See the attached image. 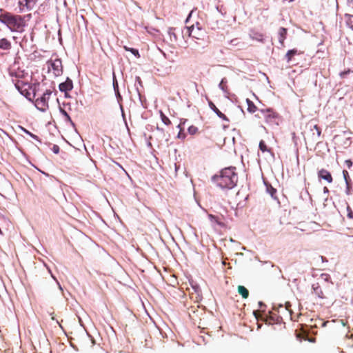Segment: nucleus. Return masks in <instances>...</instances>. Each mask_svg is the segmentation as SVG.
Wrapping results in <instances>:
<instances>
[{
  "label": "nucleus",
  "instance_id": "obj_1",
  "mask_svg": "<svg viewBox=\"0 0 353 353\" xmlns=\"http://www.w3.org/2000/svg\"><path fill=\"white\" fill-rule=\"evenodd\" d=\"M0 22L6 25L12 32H21L26 26L22 16L2 10L0 14Z\"/></svg>",
  "mask_w": 353,
  "mask_h": 353
},
{
  "label": "nucleus",
  "instance_id": "obj_2",
  "mask_svg": "<svg viewBox=\"0 0 353 353\" xmlns=\"http://www.w3.org/2000/svg\"><path fill=\"white\" fill-rule=\"evenodd\" d=\"M235 166L228 165L222 169V188L231 189L238 181Z\"/></svg>",
  "mask_w": 353,
  "mask_h": 353
},
{
  "label": "nucleus",
  "instance_id": "obj_3",
  "mask_svg": "<svg viewBox=\"0 0 353 353\" xmlns=\"http://www.w3.org/2000/svg\"><path fill=\"white\" fill-rule=\"evenodd\" d=\"M12 83H14L15 88L26 99H28L30 101H33V99L35 97V88L33 90V95L32 97V94L30 92V90L32 88V85L29 82L28 79L24 80L18 79L14 81V79H12Z\"/></svg>",
  "mask_w": 353,
  "mask_h": 353
},
{
  "label": "nucleus",
  "instance_id": "obj_4",
  "mask_svg": "<svg viewBox=\"0 0 353 353\" xmlns=\"http://www.w3.org/2000/svg\"><path fill=\"white\" fill-rule=\"evenodd\" d=\"M226 137L223 139L222 145V157L230 163L232 160L236 158V153L234 147V137H232L231 142L228 146H225Z\"/></svg>",
  "mask_w": 353,
  "mask_h": 353
},
{
  "label": "nucleus",
  "instance_id": "obj_5",
  "mask_svg": "<svg viewBox=\"0 0 353 353\" xmlns=\"http://www.w3.org/2000/svg\"><path fill=\"white\" fill-rule=\"evenodd\" d=\"M52 94V91L50 89L46 90L41 97L35 99L34 105L36 108L41 112H46L48 108V101Z\"/></svg>",
  "mask_w": 353,
  "mask_h": 353
},
{
  "label": "nucleus",
  "instance_id": "obj_6",
  "mask_svg": "<svg viewBox=\"0 0 353 353\" xmlns=\"http://www.w3.org/2000/svg\"><path fill=\"white\" fill-rule=\"evenodd\" d=\"M255 117L259 119L263 118L268 123H274L279 117V114L272 108L261 109Z\"/></svg>",
  "mask_w": 353,
  "mask_h": 353
},
{
  "label": "nucleus",
  "instance_id": "obj_7",
  "mask_svg": "<svg viewBox=\"0 0 353 353\" xmlns=\"http://www.w3.org/2000/svg\"><path fill=\"white\" fill-rule=\"evenodd\" d=\"M49 72H52L54 77H59L63 73V65L60 59H50L47 62Z\"/></svg>",
  "mask_w": 353,
  "mask_h": 353
},
{
  "label": "nucleus",
  "instance_id": "obj_8",
  "mask_svg": "<svg viewBox=\"0 0 353 353\" xmlns=\"http://www.w3.org/2000/svg\"><path fill=\"white\" fill-rule=\"evenodd\" d=\"M9 74L12 77V80L14 79V81L18 79L24 80L28 77V73H26L24 70L19 68H15L14 66L10 68Z\"/></svg>",
  "mask_w": 353,
  "mask_h": 353
},
{
  "label": "nucleus",
  "instance_id": "obj_9",
  "mask_svg": "<svg viewBox=\"0 0 353 353\" xmlns=\"http://www.w3.org/2000/svg\"><path fill=\"white\" fill-rule=\"evenodd\" d=\"M308 126L312 133V139H314L316 141L319 139L321 134V130L319 127V125L317 124H313L312 122H310Z\"/></svg>",
  "mask_w": 353,
  "mask_h": 353
},
{
  "label": "nucleus",
  "instance_id": "obj_10",
  "mask_svg": "<svg viewBox=\"0 0 353 353\" xmlns=\"http://www.w3.org/2000/svg\"><path fill=\"white\" fill-rule=\"evenodd\" d=\"M318 177L320 179L326 181L329 183H331L333 181V178L331 173L324 168H322L318 171Z\"/></svg>",
  "mask_w": 353,
  "mask_h": 353
},
{
  "label": "nucleus",
  "instance_id": "obj_11",
  "mask_svg": "<svg viewBox=\"0 0 353 353\" xmlns=\"http://www.w3.org/2000/svg\"><path fill=\"white\" fill-rule=\"evenodd\" d=\"M38 0H25V3H23L21 1H19L20 10L22 11L24 10V8L28 10H32L37 4Z\"/></svg>",
  "mask_w": 353,
  "mask_h": 353
},
{
  "label": "nucleus",
  "instance_id": "obj_12",
  "mask_svg": "<svg viewBox=\"0 0 353 353\" xmlns=\"http://www.w3.org/2000/svg\"><path fill=\"white\" fill-rule=\"evenodd\" d=\"M59 90L61 92H67L68 91L72 90L73 88L72 81L69 78H67L65 82H63L59 85Z\"/></svg>",
  "mask_w": 353,
  "mask_h": 353
},
{
  "label": "nucleus",
  "instance_id": "obj_13",
  "mask_svg": "<svg viewBox=\"0 0 353 353\" xmlns=\"http://www.w3.org/2000/svg\"><path fill=\"white\" fill-rule=\"evenodd\" d=\"M312 290L314 293L320 299L327 298L326 295L323 292L321 285L319 283H314L312 285Z\"/></svg>",
  "mask_w": 353,
  "mask_h": 353
},
{
  "label": "nucleus",
  "instance_id": "obj_14",
  "mask_svg": "<svg viewBox=\"0 0 353 353\" xmlns=\"http://www.w3.org/2000/svg\"><path fill=\"white\" fill-rule=\"evenodd\" d=\"M288 30L285 28H280L279 30V41L282 47L285 46L284 41L286 39Z\"/></svg>",
  "mask_w": 353,
  "mask_h": 353
},
{
  "label": "nucleus",
  "instance_id": "obj_15",
  "mask_svg": "<svg viewBox=\"0 0 353 353\" xmlns=\"http://www.w3.org/2000/svg\"><path fill=\"white\" fill-rule=\"evenodd\" d=\"M12 48L11 42L6 38L0 39V49L3 50H9Z\"/></svg>",
  "mask_w": 353,
  "mask_h": 353
},
{
  "label": "nucleus",
  "instance_id": "obj_16",
  "mask_svg": "<svg viewBox=\"0 0 353 353\" xmlns=\"http://www.w3.org/2000/svg\"><path fill=\"white\" fill-rule=\"evenodd\" d=\"M188 34L189 36L193 38L199 39V33L197 32H199L200 29L197 28V30H195V28L194 26H192L188 28Z\"/></svg>",
  "mask_w": 353,
  "mask_h": 353
},
{
  "label": "nucleus",
  "instance_id": "obj_17",
  "mask_svg": "<svg viewBox=\"0 0 353 353\" xmlns=\"http://www.w3.org/2000/svg\"><path fill=\"white\" fill-rule=\"evenodd\" d=\"M238 292L242 296L243 299H247L249 296V291L243 285H239Z\"/></svg>",
  "mask_w": 353,
  "mask_h": 353
},
{
  "label": "nucleus",
  "instance_id": "obj_18",
  "mask_svg": "<svg viewBox=\"0 0 353 353\" xmlns=\"http://www.w3.org/2000/svg\"><path fill=\"white\" fill-rule=\"evenodd\" d=\"M246 102L248 104V111L250 113H254L257 110V107L254 105V103L250 100L249 99H246Z\"/></svg>",
  "mask_w": 353,
  "mask_h": 353
},
{
  "label": "nucleus",
  "instance_id": "obj_19",
  "mask_svg": "<svg viewBox=\"0 0 353 353\" xmlns=\"http://www.w3.org/2000/svg\"><path fill=\"white\" fill-rule=\"evenodd\" d=\"M297 53H298V51L296 49H292V50H288L285 54V58L287 59V61L289 63L292 60V57L294 55H296Z\"/></svg>",
  "mask_w": 353,
  "mask_h": 353
},
{
  "label": "nucleus",
  "instance_id": "obj_20",
  "mask_svg": "<svg viewBox=\"0 0 353 353\" xmlns=\"http://www.w3.org/2000/svg\"><path fill=\"white\" fill-rule=\"evenodd\" d=\"M159 113H160V116H161L162 122L166 125H170L171 121L169 119V118L168 117H166L161 110L159 111Z\"/></svg>",
  "mask_w": 353,
  "mask_h": 353
},
{
  "label": "nucleus",
  "instance_id": "obj_21",
  "mask_svg": "<svg viewBox=\"0 0 353 353\" xmlns=\"http://www.w3.org/2000/svg\"><path fill=\"white\" fill-rule=\"evenodd\" d=\"M346 23L353 30V15L348 14L346 16Z\"/></svg>",
  "mask_w": 353,
  "mask_h": 353
},
{
  "label": "nucleus",
  "instance_id": "obj_22",
  "mask_svg": "<svg viewBox=\"0 0 353 353\" xmlns=\"http://www.w3.org/2000/svg\"><path fill=\"white\" fill-rule=\"evenodd\" d=\"M259 149L263 152H270V150L268 148L264 141L261 140L259 143Z\"/></svg>",
  "mask_w": 353,
  "mask_h": 353
},
{
  "label": "nucleus",
  "instance_id": "obj_23",
  "mask_svg": "<svg viewBox=\"0 0 353 353\" xmlns=\"http://www.w3.org/2000/svg\"><path fill=\"white\" fill-rule=\"evenodd\" d=\"M345 185H346L345 194L347 195H351L352 194V183L347 182V183H345Z\"/></svg>",
  "mask_w": 353,
  "mask_h": 353
},
{
  "label": "nucleus",
  "instance_id": "obj_24",
  "mask_svg": "<svg viewBox=\"0 0 353 353\" xmlns=\"http://www.w3.org/2000/svg\"><path fill=\"white\" fill-rule=\"evenodd\" d=\"M343 176L345 183L351 182V179L349 175V172L346 170H343Z\"/></svg>",
  "mask_w": 353,
  "mask_h": 353
},
{
  "label": "nucleus",
  "instance_id": "obj_25",
  "mask_svg": "<svg viewBox=\"0 0 353 353\" xmlns=\"http://www.w3.org/2000/svg\"><path fill=\"white\" fill-rule=\"evenodd\" d=\"M209 106L212 110H214L217 114L219 117H221L220 110L216 107V105L212 101H209Z\"/></svg>",
  "mask_w": 353,
  "mask_h": 353
},
{
  "label": "nucleus",
  "instance_id": "obj_26",
  "mask_svg": "<svg viewBox=\"0 0 353 353\" xmlns=\"http://www.w3.org/2000/svg\"><path fill=\"white\" fill-rule=\"evenodd\" d=\"M60 111H61V114L65 117L66 121L72 123L70 115L67 113V112L65 110H64L63 109H61Z\"/></svg>",
  "mask_w": 353,
  "mask_h": 353
},
{
  "label": "nucleus",
  "instance_id": "obj_27",
  "mask_svg": "<svg viewBox=\"0 0 353 353\" xmlns=\"http://www.w3.org/2000/svg\"><path fill=\"white\" fill-rule=\"evenodd\" d=\"M188 132H189L190 134L193 135V134H195L197 132L198 129H197V128H196V127H195V126H194V125H191V126H190V127L188 128Z\"/></svg>",
  "mask_w": 353,
  "mask_h": 353
},
{
  "label": "nucleus",
  "instance_id": "obj_28",
  "mask_svg": "<svg viewBox=\"0 0 353 353\" xmlns=\"http://www.w3.org/2000/svg\"><path fill=\"white\" fill-rule=\"evenodd\" d=\"M347 217L349 219H353V211L349 205H347Z\"/></svg>",
  "mask_w": 353,
  "mask_h": 353
},
{
  "label": "nucleus",
  "instance_id": "obj_29",
  "mask_svg": "<svg viewBox=\"0 0 353 353\" xmlns=\"http://www.w3.org/2000/svg\"><path fill=\"white\" fill-rule=\"evenodd\" d=\"M350 72H352V70L348 69L347 70H345V71H343L340 73V77L343 79L345 78L346 76L350 74Z\"/></svg>",
  "mask_w": 353,
  "mask_h": 353
},
{
  "label": "nucleus",
  "instance_id": "obj_30",
  "mask_svg": "<svg viewBox=\"0 0 353 353\" xmlns=\"http://www.w3.org/2000/svg\"><path fill=\"white\" fill-rule=\"evenodd\" d=\"M321 278L325 281H330V276L327 274H321Z\"/></svg>",
  "mask_w": 353,
  "mask_h": 353
},
{
  "label": "nucleus",
  "instance_id": "obj_31",
  "mask_svg": "<svg viewBox=\"0 0 353 353\" xmlns=\"http://www.w3.org/2000/svg\"><path fill=\"white\" fill-rule=\"evenodd\" d=\"M268 191L270 192V195L273 197L276 193V190L272 187L268 188Z\"/></svg>",
  "mask_w": 353,
  "mask_h": 353
},
{
  "label": "nucleus",
  "instance_id": "obj_32",
  "mask_svg": "<svg viewBox=\"0 0 353 353\" xmlns=\"http://www.w3.org/2000/svg\"><path fill=\"white\" fill-rule=\"evenodd\" d=\"M130 52H131L137 57H138V58L140 57V54L139 53L138 50L134 49V48H130Z\"/></svg>",
  "mask_w": 353,
  "mask_h": 353
},
{
  "label": "nucleus",
  "instance_id": "obj_33",
  "mask_svg": "<svg viewBox=\"0 0 353 353\" xmlns=\"http://www.w3.org/2000/svg\"><path fill=\"white\" fill-rule=\"evenodd\" d=\"M345 164L349 169H350L353 165V162L351 159H347L345 161Z\"/></svg>",
  "mask_w": 353,
  "mask_h": 353
},
{
  "label": "nucleus",
  "instance_id": "obj_34",
  "mask_svg": "<svg viewBox=\"0 0 353 353\" xmlns=\"http://www.w3.org/2000/svg\"><path fill=\"white\" fill-rule=\"evenodd\" d=\"M221 83H222V91H223L224 92L228 93V88H227V86L225 84V81H224L223 79H222Z\"/></svg>",
  "mask_w": 353,
  "mask_h": 353
},
{
  "label": "nucleus",
  "instance_id": "obj_35",
  "mask_svg": "<svg viewBox=\"0 0 353 353\" xmlns=\"http://www.w3.org/2000/svg\"><path fill=\"white\" fill-rule=\"evenodd\" d=\"M285 309L289 311L290 312H292L291 311V304L289 302H286L285 305Z\"/></svg>",
  "mask_w": 353,
  "mask_h": 353
},
{
  "label": "nucleus",
  "instance_id": "obj_36",
  "mask_svg": "<svg viewBox=\"0 0 353 353\" xmlns=\"http://www.w3.org/2000/svg\"><path fill=\"white\" fill-rule=\"evenodd\" d=\"M209 217L210 218V219H212H212H214V220L216 221V223H217L218 224H219V218H218V217H216V216H213V215H212V214H210V215H209Z\"/></svg>",
  "mask_w": 353,
  "mask_h": 353
},
{
  "label": "nucleus",
  "instance_id": "obj_37",
  "mask_svg": "<svg viewBox=\"0 0 353 353\" xmlns=\"http://www.w3.org/2000/svg\"><path fill=\"white\" fill-rule=\"evenodd\" d=\"M323 192L325 193H328L329 192L328 188L327 187H324Z\"/></svg>",
  "mask_w": 353,
  "mask_h": 353
},
{
  "label": "nucleus",
  "instance_id": "obj_38",
  "mask_svg": "<svg viewBox=\"0 0 353 353\" xmlns=\"http://www.w3.org/2000/svg\"><path fill=\"white\" fill-rule=\"evenodd\" d=\"M221 117H222V120L228 121V119H226L225 116L223 113L221 114Z\"/></svg>",
  "mask_w": 353,
  "mask_h": 353
},
{
  "label": "nucleus",
  "instance_id": "obj_39",
  "mask_svg": "<svg viewBox=\"0 0 353 353\" xmlns=\"http://www.w3.org/2000/svg\"><path fill=\"white\" fill-rule=\"evenodd\" d=\"M26 132L28 134H30L31 137H35V136H34V134H32L31 132H28V131H27V130H26Z\"/></svg>",
  "mask_w": 353,
  "mask_h": 353
},
{
  "label": "nucleus",
  "instance_id": "obj_40",
  "mask_svg": "<svg viewBox=\"0 0 353 353\" xmlns=\"http://www.w3.org/2000/svg\"><path fill=\"white\" fill-rule=\"evenodd\" d=\"M123 48H124V49H125L126 51H130V48H128V47H127V46H124Z\"/></svg>",
  "mask_w": 353,
  "mask_h": 353
},
{
  "label": "nucleus",
  "instance_id": "obj_41",
  "mask_svg": "<svg viewBox=\"0 0 353 353\" xmlns=\"http://www.w3.org/2000/svg\"><path fill=\"white\" fill-rule=\"evenodd\" d=\"M271 319H272V316H270L269 319H267L266 321L267 322L268 321L269 323H271Z\"/></svg>",
  "mask_w": 353,
  "mask_h": 353
},
{
  "label": "nucleus",
  "instance_id": "obj_42",
  "mask_svg": "<svg viewBox=\"0 0 353 353\" xmlns=\"http://www.w3.org/2000/svg\"><path fill=\"white\" fill-rule=\"evenodd\" d=\"M216 178H217V176H214L212 177V179H213V180H215Z\"/></svg>",
  "mask_w": 353,
  "mask_h": 353
},
{
  "label": "nucleus",
  "instance_id": "obj_43",
  "mask_svg": "<svg viewBox=\"0 0 353 353\" xmlns=\"http://www.w3.org/2000/svg\"><path fill=\"white\" fill-rule=\"evenodd\" d=\"M59 150V148H57V149H54V152H57Z\"/></svg>",
  "mask_w": 353,
  "mask_h": 353
},
{
  "label": "nucleus",
  "instance_id": "obj_44",
  "mask_svg": "<svg viewBox=\"0 0 353 353\" xmlns=\"http://www.w3.org/2000/svg\"><path fill=\"white\" fill-rule=\"evenodd\" d=\"M222 265H225V261H222Z\"/></svg>",
  "mask_w": 353,
  "mask_h": 353
},
{
  "label": "nucleus",
  "instance_id": "obj_45",
  "mask_svg": "<svg viewBox=\"0 0 353 353\" xmlns=\"http://www.w3.org/2000/svg\"><path fill=\"white\" fill-rule=\"evenodd\" d=\"M116 87H118V85L117 84L116 86H114V88H116Z\"/></svg>",
  "mask_w": 353,
  "mask_h": 353
},
{
  "label": "nucleus",
  "instance_id": "obj_46",
  "mask_svg": "<svg viewBox=\"0 0 353 353\" xmlns=\"http://www.w3.org/2000/svg\"><path fill=\"white\" fill-rule=\"evenodd\" d=\"M116 87H118V85L117 84L116 86H114V88H116Z\"/></svg>",
  "mask_w": 353,
  "mask_h": 353
},
{
  "label": "nucleus",
  "instance_id": "obj_47",
  "mask_svg": "<svg viewBox=\"0 0 353 353\" xmlns=\"http://www.w3.org/2000/svg\"><path fill=\"white\" fill-rule=\"evenodd\" d=\"M294 0H289L290 2H292L294 1Z\"/></svg>",
  "mask_w": 353,
  "mask_h": 353
}]
</instances>
